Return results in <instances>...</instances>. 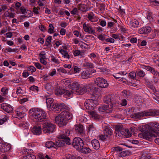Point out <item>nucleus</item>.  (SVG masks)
<instances>
[{"mask_svg":"<svg viewBox=\"0 0 159 159\" xmlns=\"http://www.w3.org/2000/svg\"><path fill=\"white\" fill-rule=\"evenodd\" d=\"M29 116L34 122H41L46 119V114L42 109L34 108L30 109L29 111Z\"/></svg>","mask_w":159,"mask_h":159,"instance_id":"f257e3e1","label":"nucleus"},{"mask_svg":"<svg viewBox=\"0 0 159 159\" xmlns=\"http://www.w3.org/2000/svg\"><path fill=\"white\" fill-rule=\"evenodd\" d=\"M73 115L71 113L68 111H62L58 116L55 118V122L60 127L66 125L68 120L72 118Z\"/></svg>","mask_w":159,"mask_h":159,"instance_id":"f03ea898","label":"nucleus"},{"mask_svg":"<svg viewBox=\"0 0 159 159\" xmlns=\"http://www.w3.org/2000/svg\"><path fill=\"white\" fill-rule=\"evenodd\" d=\"M159 115V113L158 110L152 109L148 111H140L134 113L131 115V117L132 118L141 119L143 117L157 116Z\"/></svg>","mask_w":159,"mask_h":159,"instance_id":"7ed1b4c3","label":"nucleus"},{"mask_svg":"<svg viewBox=\"0 0 159 159\" xmlns=\"http://www.w3.org/2000/svg\"><path fill=\"white\" fill-rule=\"evenodd\" d=\"M145 130L138 134V137L149 140L152 137H159V132H156L151 129H147L144 127Z\"/></svg>","mask_w":159,"mask_h":159,"instance_id":"20e7f679","label":"nucleus"},{"mask_svg":"<svg viewBox=\"0 0 159 159\" xmlns=\"http://www.w3.org/2000/svg\"><path fill=\"white\" fill-rule=\"evenodd\" d=\"M55 125L50 122L46 121L43 124V130L45 133L53 132L55 129Z\"/></svg>","mask_w":159,"mask_h":159,"instance_id":"39448f33","label":"nucleus"},{"mask_svg":"<svg viewBox=\"0 0 159 159\" xmlns=\"http://www.w3.org/2000/svg\"><path fill=\"white\" fill-rule=\"evenodd\" d=\"M95 84L101 88H106L108 86L109 84L107 81L105 79L98 77L94 80Z\"/></svg>","mask_w":159,"mask_h":159,"instance_id":"423d86ee","label":"nucleus"},{"mask_svg":"<svg viewBox=\"0 0 159 159\" xmlns=\"http://www.w3.org/2000/svg\"><path fill=\"white\" fill-rule=\"evenodd\" d=\"M72 145L77 150H80L81 148L84 145L83 140L79 137H75L74 139Z\"/></svg>","mask_w":159,"mask_h":159,"instance_id":"0eeeda50","label":"nucleus"},{"mask_svg":"<svg viewBox=\"0 0 159 159\" xmlns=\"http://www.w3.org/2000/svg\"><path fill=\"white\" fill-rule=\"evenodd\" d=\"M97 101L93 99H87L84 103L85 107L89 110H92L97 104Z\"/></svg>","mask_w":159,"mask_h":159,"instance_id":"6e6552de","label":"nucleus"},{"mask_svg":"<svg viewBox=\"0 0 159 159\" xmlns=\"http://www.w3.org/2000/svg\"><path fill=\"white\" fill-rule=\"evenodd\" d=\"M70 134V132L69 130L64 129L63 131V133L61 134L59 137L60 138L64 140L66 144L70 145V140L69 138L68 137Z\"/></svg>","mask_w":159,"mask_h":159,"instance_id":"1a4fd4ad","label":"nucleus"},{"mask_svg":"<svg viewBox=\"0 0 159 159\" xmlns=\"http://www.w3.org/2000/svg\"><path fill=\"white\" fill-rule=\"evenodd\" d=\"M70 90H65L64 89H58L57 91V93H56L57 95L58 94V93L59 95H63V96H64L66 98H67L69 97H71L73 93H75V91L74 89Z\"/></svg>","mask_w":159,"mask_h":159,"instance_id":"9d476101","label":"nucleus"},{"mask_svg":"<svg viewBox=\"0 0 159 159\" xmlns=\"http://www.w3.org/2000/svg\"><path fill=\"white\" fill-rule=\"evenodd\" d=\"M126 132L125 129H124L120 126L116 127L115 133L117 137L118 136L121 138L125 137V132Z\"/></svg>","mask_w":159,"mask_h":159,"instance_id":"9b49d317","label":"nucleus"},{"mask_svg":"<svg viewBox=\"0 0 159 159\" xmlns=\"http://www.w3.org/2000/svg\"><path fill=\"white\" fill-rule=\"evenodd\" d=\"M87 86L82 84L79 85L75 89H74L75 93L78 95H82L85 93L87 90Z\"/></svg>","mask_w":159,"mask_h":159,"instance_id":"f8f14e48","label":"nucleus"},{"mask_svg":"<svg viewBox=\"0 0 159 159\" xmlns=\"http://www.w3.org/2000/svg\"><path fill=\"white\" fill-rule=\"evenodd\" d=\"M144 127L148 130L151 129L153 131H155L154 130L155 129H159V124L156 122H151L145 125Z\"/></svg>","mask_w":159,"mask_h":159,"instance_id":"ddd939ff","label":"nucleus"},{"mask_svg":"<svg viewBox=\"0 0 159 159\" xmlns=\"http://www.w3.org/2000/svg\"><path fill=\"white\" fill-rule=\"evenodd\" d=\"M1 108L8 113L12 112L13 108V107L10 104L6 103H3L1 105Z\"/></svg>","mask_w":159,"mask_h":159,"instance_id":"4468645a","label":"nucleus"},{"mask_svg":"<svg viewBox=\"0 0 159 159\" xmlns=\"http://www.w3.org/2000/svg\"><path fill=\"white\" fill-rule=\"evenodd\" d=\"M11 148V145L4 141L2 146H0V154L4 152H6L9 151Z\"/></svg>","mask_w":159,"mask_h":159,"instance_id":"2eb2a0df","label":"nucleus"},{"mask_svg":"<svg viewBox=\"0 0 159 159\" xmlns=\"http://www.w3.org/2000/svg\"><path fill=\"white\" fill-rule=\"evenodd\" d=\"M83 27L84 31L88 33L94 34L95 33L93 27L90 26L89 24L84 23L83 25Z\"/></svg>","mask_w":159,"mask_h":159,"instance_id":"dca6fc26","label":"nucleus"},{"mask_svg":"<svg viewBox=\"0 0 159 159\" xmlns=\"http://www.w3.org/2000/svg\"><path fill=\"white\" fill-rule=\"evenodd\" d=\"M99 111L105 112L107 113H110L112 111V109L111 107H109V105H103L100 106L98 108Z\"/></svg>","mask_w":159,"mask_h":159,"instance_id":"f3484780","label":"nucleus"},{"mask_svg":"<svg viewBox=\"0 0 159 159\" xmlns=\"http://www.w3.org/2000/svg\"><path fill=\"white\" fill-rule=\"evenodd\" d=\"M31 131L34 134L38 135L41 134L42 133V128L40 126L35 125L32 128Z\"/></svg>","mask_w":159,"mask_h":159,"instance_id":"a211bd4d","label":"nucleus"},{"mask_svg":"<svg viewBox=\"0 0 159 159\" xmlns=\"http://www.w3.org/2000/svg\"><path fill=\"white\" fill-rule=\"evenodd\" d=\"M62 108L61 106L58 103H53V104H52L51 107L50 109L51 110L54 111L56 112H58L60 111H61Z\"/></svg>","mask_w":159,"mask_h":159,"instance_id":"6ab92c4d","label":"nucleus"},{"mask_svg":"<svg viewBox=\"0 0 159 159\" xmlns=\"http://www.w3.org/2000/svg\"><path fill=\"white\" fill-rule=\"evenodd\" d=\"M75 130L76 132L80 134L83 136L84 135L83 126L81 124L75 125Z\"/></svg>","mask_w":159,"mask_h":159,"instance_id":"aec40b11","label":"nucleus"},{"mask_svg":"<svg viewBox=\"0 0 159 159\" xmlns=\"http://www.w3.org/2000/svg\"><path fill=\"white\" fill-rule=\"evenodd\" d=\"M151 28L148 26L143 27L138 30V33L140 34H147L150 32Z\"/></svg>","mask_w":159,"mask_h":159,"instance_id":"412c9836","label":"nucleus"},{"mask_svg":"<svg viewBox=\"0 0 159 159\" xmlns=\"http://www.w3.org/2000/svg\"><path fill=\"white\" fill-rule=\"evenodd\" d=\"M104 102L108 104L113 105V103H115V101L114 100L113 97H112L110 96H107L104 99ZM110 106L111 107V105Z\"/></svg>","mask_w":159,"mask_h":159,"instance_id":"4be33fe9","label":"nucleus"},{"mask_svg":"<svg viewBox=\"0 0 159 159\" xmlns=\"http://www.w3.org/2000/svg\"><path fill=\"white\" fill-rule=\"evenodd\" d=\"M128 25L131 28L134 29L139 27V23L137 20L134 19L131 20Z\"/></svg>","mask_w":159,"mask_h":159,"instance_id":"5701e85b","label":"nucleus"},{"mask_svg":"<svg viewBox=\"0 0 159 159\" xmlns=\"http://www.w3.org/2000/svg\"><path fill=\"white\" fill-rule=\"evenodd\" d=\"M86 17L88 19L87 20L89 21L94 22L97 21V20L95 19L94 14L92 12L88 13Z\"/></svg>","mask_w":159,"mask_h":159,"instance_id":"b1692460","label":"nucleus"},{"mask_svg":"<svg viewBox=\"0 0 159 159\" xmlns=\"http://www.w3.org/2000/svg\"><path fill=\"white\" fill-rule=\"evenodd\" d=\"M78 7L79 10L83 12H86L89 10L88 6L85 4H79Z\"/></svg>","mask_w":159,"mask_h":159,"instance_id":"393cba45","label":"nucleus"},{"mask_svg":"<svg viewBox=\"0 0 159 159\" xmlns=\"http://www.w3.org/2000/svg\"><path fill=\"white\" fill-rule=\"evenodd\" d=\"M65 143V142L63 139L58 140L54 143V148H57L59 147H63Z\"/></svg>","mask_w":159,"mask_h":159,"instance_id":"a878e982","label":"nucleus"},{"mask_svg":"<svg viewBox=\"0 0 159 159\" xmlns=\"http://www.w3.org/2000/svg\"><path fill=\"white\" fill-rule=\"evenodd\" d=\"M92 145L94 149L98 150L100 147V143L97 139H93L91 141Z\"/></svg>","mask_w":159,"mask_h":159,"instance_id":"bb28decb","label":"nucleus"},{"mask_svg":"<svg viewBox=\"0 0 159 159\" xmlns=\"http://www.w3.org/2000/svg\"><path fill=\"white\" fill-rule=\"evenodd\" d=\"M145 69L148 71H150L154 75H156L157 71L155 70V69L149 66H145Z\"/></svg>","mask_w":159,"mask_h":159,"instance_id":"cd10ccee","label":"nucleus"},{"mask_svg":"<svg viewBox=\"0 0 159 159\" xmlns=\"http://www.w3.org/2000/svg\"><path fill=\"white\" fill-rule=\"evenodd\" d=\"M145 69L148 71H150L154 75H156L157 71L155 70V69L149 66H145Z\"/></svg>","mask_w":159,"mask_h":159,"instance_id":"c85d7f7f","label":"nucleus"},{"mask_svg":"<svg viewBox=\"0 0 159 159\" xmlns=\"http://www.w3.org/2000/svg\"><path fill=\"white\" fill-rule=\"evenodd\" d=\"M112 131L109 127H106L104 130L103 134L107 135V137H110L112 134Z\"/></svg>","mask_w":159,"mask_h":159,"instance_id":"c756f323","label":"nucleus"},{"mask_svg":"<svg viewBox=\"0 0 159 159\" xmlns=\"http://www.w3.org/2000/svg\"><path fill=\"white\" fill-rule=\"evenodd\" d=\"M53 99L52 98H47L46 99V103H47V107L48 108H51L52 104H53Z\"/></svg>","mask_w":159,"mask_h":159,"instance_id":"7c9ffc66","label":"nucleus"},{"mask_svg":"<svg viewBox=\"0 0 159 159\" xmlns=\"http://www.w3.org/2000/svg\"><path fill=\"white\" fill-rule=\"evenodd\" d=\"M60 52L63 55V57L65 58L69 59L70 56L69 55L67 51L64 50L62 49L60 50Z\"/></svg>","mask_w":159,"mask_h":159,"instance_id":"2f4dec72","label":"nucleus"},{"mask_svg":"<svg viewBox=\"0 0 159 159\" xmlns=\"http://www.w3.org/2000/svg\"><path fill=\"white\" fill-rule=\"evenodd\" d=\"M91 75V74L87 71H83L82 73L81 76L82 78L86 79L89 78Z\"/></svg>","mask_w":159,"mask_h":159,"instance_id":"473e14b6","label":"nucleus"},{"mask_svg":"<svg viewBox=\"0 0 159 159\" xmlns=\"http://www.w3.org/2000/svg\"><path fill=\"white\" fill-rule=\"evenodd\" d=\"M80 150H81L82 152L84 153H89L91 152V150L89 148L86 147H84L81 148V149Z\"/></svg>","mask_w":159,"mask_h":159,"instance_id":"72a5a7b5","label":"nucleus"},{"mask_svg":"<svg viewBox=\"0 0 159 159\" xmlns=\"http://www.w3.org/2000/svg\"><path fill=\"white\" fill-rule=\"evenodd\" d=\"M79 85L78 82L75 81L72 83L69 84L68 86L69 88L71 89V90H72L74 89H76ZM72 90L73 91V90Z\"/></svg>","mask_w":159,"mask_h":159,"instance_id":"f704fd0d","label":"nucleus"},{"mask_svg":"<svg viewBox=\"0 0 159 159\" xmlns=\"http://www.w3.org/2000/svg\"><path fill=\"white\" fill-rule=\"evenodd\" d=\"M88 113L90 114L92 117L94 119H99L100 117L97 114L96 112L94 111H88Z\"/></svg>","mask_w":159,"mask_h":159,"instance_id":"c9c22d12","label":"nucleus"},{"mask_svg":"<svg viewBox=\"0 0 159 159\" xmlns=\"http://www.w3.org/2000/svg\"><path fill=\"white\" fill-rule=\"evenodd\" d=\"M123 150L122 148L120 147H116L111 148V150L112 152H116V153L122 151Z\"/></svg>","mask_w":159,"mask_h":159,"instance_id":"e433bc0d","label":"nucleus"},{"mask_svg":"<svg viewBox=\"0 0 159 159\" xmlns=\"http://www.w3.org/2000/svg\"><path fill=\"white\" fill-rule=\"evenodd\" d=\"M36 157L31 154H28L23 157L22 159H36Z\"/></svg>","mask_w":159,"mask_h":159,"instance_id":"4c0bfd02","label":"nucleus"},{"mask_svg":"<svg viewBox=\"0 0 159 159\" xmlns=\"http://www.w3.org/2000/svg\"><path fill=\"white\" fill-rule=\"evenodd\" d=\"M54 145V143L51 141H48L45 143V146L48 148H50L53 147Z\"/></svg>","mask_w":159,"mask_h":159,"instance_id":"58836bf2","label":"nucleus"},{"mask_svg":"<svg viewBox=\"0 0 159 159\" xmlns=\"http://www.w3.org/2000/svg\"><path fill=\"white\" fill-rule=\"evenodd\" d=\"M136 75V73L134 71H131L129 73L128 76L129 78L134 80L135 79Z\"/></svg>","mask_w":159,"mask_h":159,"instance_id":"ea45409f","label":"nucleus"},{"mask_svg":"<svg viewBox=\"0 0 159 159\" xmlns=\"http://www.w3.org/2000/svg\"><path fill=\"white\" fill-rule=\"evenodd\" d=\"M136 73L137 76L143 78L145 75V74L144 72L142 70H140L139 71H137Z\"/></svg>","mask_w":159,"mask_h":159,"instance_id":"a19ab883","label":"nucleus"},{"mask_svg":"<svg viewBox=\"0 0 159 159\" xmlns=\"http://www.w3.org/2000/svg\"><path fill=\"white\" fill-rule=\"evenodd\" d=\"M52 38V36H49L47 38L45 42V45L46 46H48L51 43Z\"/></svg>","mask_w":159,"mask_h":159,"instance_id":"79ce46f5","label":"nucleus"},{"mask_svg":"<svg viewBox=\"0 0 159 159\" xmlns=\"http://www.w3.org/2000/svg\"><path fill=\"white\" fill-rule=\"evenodd\" d=\"M54 27L52 24H50L49 25V28L48 30V32L49 33L52 34L54 32Z\"/></svg>","mask_w":159,"mask_h":159,"instance_id":"37998d69","label":"nucleus"},{"mask_svg":"<svg viewBox=\"0 0 159 159\" xmlns=\"http://www.w3.org/2000/svg\"><path fill=\"white\" fill-rule=\"evenodd\" d=\"M39 157L41 159H51L48 155H44L43 154H39Z\"/></svg>","mask_w":159,"mask_h":159,"instance_id":"c03bdc74","label":"nucleus"},{"mask_svg":"<svg viewBox=\"0 0 159 159\" xmlns=\"http://www.w3.org/2000/svg\"><path fill=\"white\" fill-rule=\"evenodd\" d=\"M39 10L40 8L39 7H34L33 8V11L34 14L38 15L39 14Z\"/></svg>","mask_w":159,"mask_h":159,"instance_id":"a18cd8bd","label":"nucleus"},{"mask_svg":"<svg viewBox=\"0 0 159 159\" xmlns=\"http://www.w3.org/2000/svg\"><path fill=\"white\" fill-rule=\"evenodd\" d=\"M51 60L52 61L57 64H58L59 63V60L57 59L56 57H55L53 56H51Z\"/></svg>","mask_w":159,"mask_h":159,"instance_id":"49530a36","label":"nucleus"},{"mask_svg":"<svg viewBox=\"0 0 159 159\" xmlns=\"http://www.w3.org/2000/svg\"><path fill=\"white\" fill-rule=\"evenodd\" d=\"M19 11H20L21 13L24 14L27 12V10L25 7L22 6L20 8Z\"/></svg>","mask_w":159,"mask_h":159,"instance_id":"de8ad7c7","label":"nucleus"},{"mask_svg":"<svg viewBox=\"0 0 159 159\" xmlns=\"http://www.w3.org/2000/svg\"><path fill=\"white\" fill-rule=\"evenodd\" d=\"M24 117L23 114L20 111H17L16 113V117L20 119Z\"/></svg>","mask_w":159,"mask_h":159,"instance_id":"09e8293b","label":"nucleus"},{"mask_svg":"<svg viewBox=\"0 0 159 159\" xmlns=\"http://www.w3.org/2000/svg\"><path fill=\"white\" fill-rule=\"evenodd\" d=\"M30 89L35 92H38L39 91L38 87L34 85L31 86L30 88Z\"/></svg>","mask_w":159,"mask_h":159,"instance_id":"8fccbe9b","label":"nucleus"},{"mask_svg":"<svg viewBox=\"0 0 159 159\" xmlns=\"http://www.w3.org/2000/svg\"><path fill=\"white\" fill-rule=\"evenodd\" d=\"M152 14V13L150 12H148L147 13V18L150 21H153Z\"/></svg>","mask_w":159,"mask_h":159,"instance_id":"3c124183","label":"nucleus"},{"mask_svg":"<svg viewBox=\"0 0 159 159\" xmlns=\"http://www.w3.org/2000/svg\"><path fill=\"white\" fill-rule=\"evenodd\" d=\"M126 132H125V137L126 138H129L132 135V134L130 133L129 130L128 129H125Z\"/></svg>","mask_w":159,"mask_h":159,"instance_id":"603ef678","label":"nucleus"},{"mask_svg":"<svg viewBox=\"0 0 159 159\" xmlns=\"http://www.w3.org/2000/svg\"><path fill=\"white\" fill-rule=\"evenodd\" d=\"M89 133H93V132L95 130V128L93 125H90L89 127Z\"/></svg>","mask_w":159,"mask_h":159,"instance_id":"864d4df0","label":"nucleus"},{"mask_svg":"<svg viewBox=\"0 0 159 159\" xmlns=\"http://www.w3.org/2000/svg\"><path fill=\"white\" fill-rule=\"evenodd\" d=\"M127 154V152L126 151H121V152L119 154L118 156L120 157H122L126 156Z\"/></svg>","mask_w":159,"mask_h":159,"instance_id":"5fc2aeb1","label":"nucleus"},{"mask_svg":"<svg viewBox=\"0 0 159 159\" xmlns=\"http://www.w3.org/2000/svg\"><path fill=\"white\" fill-rule=\"evenodd\" d=\"M21 6V4L20 2H18L16 3L15 8L17 11H19L20 8Z\"/></svg>","mask_w":159,"mask_h":159,"instance_id":"6e6d98bb","label":"nucleus"},{"mask_svg":"<svg viewBox=\"0 0 159 159\" xmlns=\"http://www.w3.org/2000/svg\"><path fill=\"white\" fill-rule=\"evenodd\" d=\"M28 70L29 71H31L32 72H34L36 71L35 68L33 66H30L28 67Z\"/></svg>","mask_w":159,"mask_h":159,"instance_id":"4d7b16f0","label":"nucleus"},{"mask_svg":"<svg viewBox=\"0 0 159 159\" xmlns=\"http://www.w3.org/2000/svg\"><path fill=\"white\" fill-rule=\"evenodd\" d=\"M107 137V135L104 134H102L100 136V139L102 141H105Z\"/></svg>","mask_w":159,"mask_h":159,"instance_id":"13d9d810","label":"nucleus"},{"mask_svg":"<svg viewBox=\"0 0 159 159\" xmlns=\"http://www.w3.org/2000/svg\"><path fill=\"white\" fill-rule=\"evenodd\" d=\"M4 116L5 117L3 118H0V125L2 124L5 121L7 120V117L6 115H4Z\"/></svg>","mask_w":159,"mask_h":159,"instance_id":"bf43d9fd","label":"nucleus"},{"mask_svg":"<svg viewBox=\"0 0 159 159\" xmlns=\"http://www.w3.org/2000/svg\"><path fill=\"white\" fill-rule=\"evenodd\" d=\"M85 66L90 68H92L94 67L93 64L92 63L89 62H86L85 64Z\"/></svg>","mask_w":159,"mask_h":159,"instance_id":"052dcab7","label":"nucleus"},{"mask_svg":"<svg viewBox=\"0 0 159 159\" xmlns=\"http://www.w3.org/2000/svg\"><path fill=\"white\" fill-rule=\"evenodd\" d=\"M8 91V89L6 87H3L1 89V91L4 94H6Z\"/></svg>","mask_w":159,"mask_h":159,"instance_id":"680f3d73","label":"nucleus"},{"mask_svg":"<svg viewBox=\"0 0 159 159\" xmlns=\"http://www.w3.org/2000/svg\"><path fill=\"white\" fill-rule=\"evenodd\" d=\"M91 59H95L97 58V55L96 53H92L88 56Z\"/></svg>","mask_w":159,"mask_h":159,"instance_id":"e2e57ef3","label":"nucleus"},{"mask_svg":"<svg viewBox=\"0 0 159 159\" xmlns=\"http://www.w3.org/2000/svg\"><path fill=\"white\" fill-rule=\"evenodd\" d=\"M17 49H12L10 48H6V50L7 52H16L17 50Z\"/></svg>","mask_w":159,"mask_h":159,"instance_id":"0e129e2a","label":"nucleus"},{"mask_svg":"<svg viewBox=\"0 0 159 159\" xmlns=\"http://www.w3.org/2000/svg\"><path fill=\"white\" fill-rule=\"evenodd\" d=\"M105 41L107 42H109L111 43H114L115 42L114 39L111 38H109L106 39Z\"/></svg>","mask_w":159,"mask_h":159,"instance_id":"69168bd1","label":"nucleus"},{"mask_svg":"<svg viewBox=\"0 0 159 159\" xmlns=\"http://www.w3.org/2000/svg\"><path fill=\"white\" fill-rule=\"evenodd\" d=\"M46 52L45 51H42L39 54L40 58H46L45 57Z\"/></svg>","mask_w":159,"mask_h":159,"instance_id":"338daca9","label":"nucleus"},{"mask_svg":"<svg viewBox=\"0 0 159 159\" xmlns=\"http://www.w3.org/2000/svg\"><path fill=\"white\" fill-rule=\"evenodd\" d=\"M63 159H75V157L72 156L70 154H68L66 156V158H64Z\"/></svg>","mask_w":159,"mask_h":159,"instance_id":"774afa93","label":"nucleus"}]
</instances>
